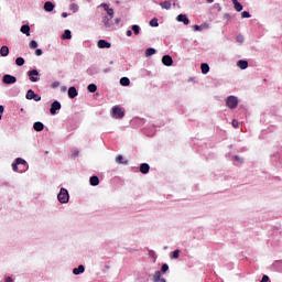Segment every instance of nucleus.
<instances>
[{
    "instance_id": "20e7f679",
    "label": "nucleus",
    "mask_w": 282,
    "mask_h": 282,
    "mask_svg": "<svg viewBox=\"0 0 282 282\" xmlns=\"http://www.w3.org/2000/svg\"><path fill=\"white\" fill-rule=\"evenodd\" d=\"M26 74L31 83H39L41 80V74L39 73L37 69L29 70Z\"/></svg>"
},
{
    "instance_id": "cd10ccee",
    "label": "nucleus",
    "mask_w": 282,
    "mask_h": 282,
    "mask_svg": "<svg viewBox=\"0 0 282 282\" xmlns=\"http://www.w3.org/2000/svg\"><path fill=\"white\" fill-rule=\"evenodd\" d=\"M87 89L90 94H96V91L98 90V86H96V84H89Z\"/></svg>"
},
{
    "instance_id": "393cba45",
    "label": "nucleus",
    "mask_w": 282,
    "mask_h": 282,
    "mask_svg": "<svg viewBox=\"0 0 282 282\" xmlns=\"http://www.w3.org/2000/svg\"><path fill=\"white\" fill-rule=\"evenodd\" d=\"M20 32H22V34H25L26 36H30V25L23 24L20 29Z\"/></svg>"
},
{
    "instance_id": "f704fd0d",
    "label": "nucleus",
    "mask_w": 282,
    "mask_h": 282,
    "mask_svg": "<svg viewBox=\"0 0 282 282\" xmlns=\"http://www.w3.org/2000/svg\"><path fill=\"white\" fill-rule=\"evenodd\" d=\"M234 8L236 10V12H241V10H243V6L240 4V2H234Z\"/></svg>"
},
{
    "instance_id": "4c0bfd02",
    "label": "nucleus",
    "mask_w": 282,
    "mask_h": 282,
    "mask_svg": "<svg viewBox=\"0 0 282 282\" xmlns=\"http://www.w3.org/2000/svg\"><path fill=\"white\" fill-rule=\"evenodd\" d=\"M151 28H158L160 23H158V18H154L150 21Z\"/></svg>"
},
{
    "instance_id": "473e14b6",
    "label": "nucleus",
    "mask_w": 282,
    "mask_h": 282,
    "mask_svg": "<svg viewBox=\"0 0 282 282\" xmlns=\"http://www.w3.org/2000/svg\"><path fill=\"white\" fill-rule=\"evenodd\" d=\"M35 94L34 90L29 89L25 96L26 100H33Z\"/></svg>"
},
{
    "instance_id": "7ed1b4c3",
    "label": "nucleus",
    "mask_w": 282,
    "mask_h": 282,
    "mask_svg": "<svg viewBox=\"0 0 282 282\" xmlns=\"http://www.w3.org/2000/svg\"><path fill=\"white\" fill-rule=\"evenodd\" d=\"M57 199L59 204H67L69 202V192L65 187H62L57 194Z\"/></svg>"
},
{
    "instance_id": "37998d69",
    "label": "nucleus",
    "mask_w": 282,
    "mask_h": 282,
    "mask_svg": "<svg viewBox=\"0 0 282 282\" xmlns=\"http://www.w3.org/2000/svg\"><path fill=\"white\" fill-rule=\"evenodd\" d=\"M52 89H56V87H61V82H54L52 85H51Z\"/></svg>"
},
{
    "instance_id": "a18cd8bd",
    "label": "nucleus",
    "mask_w": 282,
    "mask_h": 282,
    "mask_svg": "<svg viewBox=\"0 0 282 282\" xmlns=\"http://www.w3.org/2000/svg\"><path fill=\"white\" fill-rule=\"evenodd\" d=\"M3 111H6V107L0 105V120L3 118Z\"/></svg>"
},
{
    "instance_id": "6e6552de",
    "label": "nucleus",
    "mask_w": 282,
    "mask_h": 282,
    "mask_svg": "<svg viewBox=\"0 0 282 282\" xmlns=\"http://www.w3.org/2000/svg\"><path fill=\"white\" fill-rule=\"evenodd\" d=\"M176 21L178 23H184V25H188L191 23V20L188 19V15L181 13L176 17Z\"/></svg>"
},
{
    "instance_id": "bb28decb",
    "label": "nucleus",
    "mask_w": 282,
    "mask_h": 282,
    "mask_svg": "<svg viewBox=\"0 0 282 282\" xmlns=\"http://www.w3.org/2000/svg\"><path fill=\"white\" fill-rule=\"evenodd\" d=\"M200 69H202V74H208V72H210V66H208V64L203 63L200 65Z\"/></svg>"
},
{
    "instance_id": "39448f33",
    "label": "nucleus",
    "mask_w": 282,
    "mask_h": 282,
    "mask_svg": "<svg viewBox=\"0 0 282 282\" xmlns=\"http://www.w3.org/2000/svg\"><path fill=\"white\" fill-rule=\"evenodd\" d=\"M226 105L229 109H237L239 99L236 96H229L226 100Z\"/></svg>"
},
{
    "instance_id": "0eeeda50",
    "label": "nucleus",
    "mask_w": 282,
    "mask_h": 282,
    "mask_svg": "<svg viewBox=\"0 0 282 282\" xmlns=\"http://www.w3.org/2000/svg\"><path fill=\"white\" fill-rule=\"evenodd\" d=\"M57 111H61V102L58 100H55L51 105L50 113L51 116H56Z\"/></svg>"
},
{
    "instance_id": "4468645a",
    "label": "nucleus",
    "mask_w": 282,
    "mask_h": 282,
    "mask_svg": "<svg viewBox=\"0 0 282 282\" xmlns=\"http://www.w3.org/2000/svg\"><path fill=\"white\" fill-rule=\"evenodd\" d=\"M208 28L209 25L206 22L200 25H197V24L193 25L194 32H202L203 30H208Z\"/></svg>"
},
{
    "instance_id": "a211bd4d",
    "label": "nucleus",
    "mask_w": 282,
    "mask_h": 282,
    "mask_svg": "<svg viewBox=\"0 0 282 282\" xmlns=\"http://www.w3.org/2000/svg\"><path fill=\"white\" fill-rule=\"evenodd\" d=\"M89 184L90 186H98V184H100V178H98L96 175L90 176Z\"/></svg>"
},
{
    "instance_id": "ddd939ff",
    "label": "nucleus",
    "mask_w": 282,
    "mask_h": 282,
    "mask_svg": "<svg viewBox=\"0 0 282 282\" xmlns=\"http://www.w3.org/2000/svg\"><path fill=\"white\" fill-rule=\"evenodd\" d=\"M101 8H104V10L107 11L108 15H106V17L113 19V9L109 8V4L101 3Z\"/></svg>"
},
{
    "instance_id": "e2e57ef3",
    "label": "nucleus",
    "mask_w": 282,
    "mask_h": 282,
    "mask_svg": "<svg viewBox=\"0 0 282 282\" xmlns=\"http://www.w3.org/2000/svg\"><path fill=\"white\" fill-rule=\"evenodd\" d=\"M239 0H231L232 3H237Z\"/></svg>"
},
{
    "instance_id": "c85d7f7f",
    "label": "nucleus",
    "mask_w": 282,
    "mask_h": 282,
    "mask_svg": "<svg viewBox=\"0 0 282 282\" xmlns=\"http://www.w3.org/2000/svg\"><path fill=\"white\" fill-rule=\"evenodd\" d=\"M131 30H132V32H133V34H134L135 36H138V34H140V31H141L140 25H138V24H133V25L131 26Z\"/></svg>"
},
{
    "instance_id": "f8f14e48",
    "label": "nucleus",
    "mask_w": 282,
    "mask_h": 282,
    "mask_svg": "<svg viewBox=\"0 0 282 282\" xmlns=\"http://www.w3.org/2000/svg\"><path fill=\"white\" fill-rule=\"evenodd\" d=\"M54 8H56V4H54L52 1H46L44 3L45 12H54Z\"/></svg>"
},
{
    "instance_id": "680f3d73",
    "label": "nucleus",
    "mask_w": 282,
    "mask_h": 282,
    "mask_svg": "<svg viewBox=\"0 0 282 282\" xmlns=\"http://www.w3.org/2000/svg\"><path fill=\"white\" fill-rule=\"evenodd\" d=\"M215 0H207V3H214Z\"/></svg>"
},
{
    "instance_id": "c9c22d12",
    "label": "nucleus",
    "mask_w": 282,
    "mask_h": 282,
    "mask_svg": "<svg viewBox=\"0 0 282 282\" xmlns=\"http://www.w3.org/2000/svg\"><path fill=\"white\" fill-rule=\"evenodd\" d=\"M29 47H30L31 50H36V48L39 47V43H37L36 41L32 40V41L30 42V44H29Z\"/></svg>"
},
{
    "instance_id": "1a4fd4ad",
    "label": "nucleus",
    "mask_w": 282,
    "mask_h": 282,
    "mask_svg": "<svg viewBox=\"0 0 282 282\" xmlns=\"http://www.w3.org/2000/svg\"><path fill=\"white\" fill-rule=\"evenodd\" d=\"M97 47H99V50H109L111 47V43H109L107 40H99Z\"/></svg>"
},
{
    "instance_id": "4d7b16f0",
    "label": "nucleus",
    "mask_w": 282,
    "mask_h": 282,
    "mask_svg": "<svg viewBox=\"0 0 282 282\" xmlns=\"http://www.w3.org/2000/svg\"><path fill=\"white\" fill-rule=\"evenodd\" d=\"M115 23L118 25V23H120V18L115 19Z\"/></svg>"
},
{
    "instance_id": "58836bf2",
    "label": "nucleus",
    "mask_w": 282,
    "mask_h": 282,
    "mask_svg": "<svg viewBox=\"0 0 282 282\" xmlns=\"http://www.w3.org/2000/svg\"><path fill=\"white\" fill-rule=\"evenodd\" d=\"M171 259H180V249H176V250L172 253Z\"/></svg>"
},
{
    "instance_id": "5fc2aeb1",
    "label": "nucleus",
    "mask_w": 282,
    "mask_h": 282,
    "mask_svg": "<svg viewBox=\"0 0 282 282\" xmlns=\"http://www.w3.org/2000/svg\"><path fill=\"white\" fill-rule=\"evenodd\" d=\"M67 17H69V14H68L67 12H63V13H62V18H63V19H67Z\"/></svg>"
},
{
    "instance_id": "052dcab7",
    "label": "nucleus",
    "mask_w": 282,
    "mask_h": 282,
    "mask_svg": "<svg viewBox=\"0 0 282 282\" xmlns=\"http://www.w3.org/2000/svg\"><path fill=\"white\" fill-rule=\"evenodd\" d=\"M159 282H166V279L161 278V280H159Z\"/></svg>"
},
{
    "instance_id": "3c124183",
    "label": "nucleus",
    "mask_w": 282,
    "mask_h": 282,
    "mask_svg": "<svg viewBox=\"0 0 282 282\" xmlns=\"http://www.w3.org/2000/svg\"><path fill=\"white\" fill-rule=\"evenodd\" d=\"M232 127H235V129H237L239 127V121L232 120Z\"/></svg>"
},
{
    "instance_id": "6ab92c4d",
    "label": "nucleus",
    "mask_w": 282,
    "mask_h": 282,
    "mask_svg": "<svg viewBox=\"0 0 282 282\" xmlns=\"http://www.w3.org/2000/svg\"><path fill=\"white\" fill-rule=\"evenodd\" d=\"M237 66L240 68V69H248V61L246 59H239L237 62Z\"/></svg>"
},
{
    "instance_id": "e433bc0d",
    "label": "nucleus",
    "mask_w": 282,
    "mask_h": 282,
    "mask_svg": "<svg viewBox=\"0 0 282 282\" xmlns=\"http://www.w3.org/2000/svg\"><path fill=\"white\" fill-rule=\"evenodd\" d=\"M87 74L89 76H94V74H98V70L96 69V67H90L87 69Z\"/></svg>"
},
{
    "instance_id": "7c9ffc66",
    "label": "nucleus",
    "mask_w": 282,
    "mask_h": 282,
    "mask_svg": "<svg viewBox=\"0 0 282 282\" xmlns=\"http://www.w3.org/2000/svg\"><path fill=\"white\" fill-rule=\"evenodd\" d=\"M158 51H155V48L153 47H149L145 50V56L149 57V56H153V54H155Z\"/></svg>"
},
{
    "instance_id": "5701e85b",
    "label": "nucleus",
    "mask_w": 282,
    "mask_h": 282,
    "mask_svg": "<svg viewBox=\"0 0 282 282\" xmlns=\"http://www.w3.org/2000/svg\"><path fill=\"white\" fill-rule=\"evenodd\" d=\"M116 162L117 164H124V165L129 164V161L124 160V156H122L121 154L117 155Z\"/></svg>"
},
{
    "instance_id": "9d476101",
    "label": "nucleus",
    "mask_w": 282,
    "mask_h": 282,
    "mask_svg": "<svg viewBox=\"0 0 282 282\" xmlns=\"http://www.w3.org/2000/svg\"><path fill=\"white\" fill-rule=\"evenodd\" d=\"M111 19L112 18H109L107 15H105L102 18V23H104L106 30H113V24L111 23Z\"/></svg>"
},
{
    "instance_id": "aec40b11",
    "label": "nucleus",
    "mask_w": 282,
    "mask_h": 282,
    "mask_svg": "<svg viewBox=\"0 0 282 282\" xmlns=\"http://www.w3.org/2000/svg\"><path fill=\"white\" fill-rule=\"evenodd\" d=\"M159 6H161L163 10H171L172 4L170 0H165L163 2H160Z\"/></svg>"
},
{
    "instance_id": "423d86ee",
    "label": "nucleus",
    "mask_w": 282,
    "mask_h": 282,
    "mask_svg": "<svg viewBox=\"0 0 282 282\" xmlns=\"http://www.w3.org/2000/svg\"><path fill=\"white\" fill-rule=\"evenodd\" d=\"M2 83L4 85H14V83H17V77H14L10 74H7L2 77Z\"/></svg>"
},
{
    "instance_id": "dca6fc26",
    "label": "nucleus",
    "mask_w": 282,
    "mask_h": 282,
    "mask_svg": "<svg viewBox=\"0 0 282 282\" xmlns=\"http://www.w3.org/2000/svg\"><path fill=\"white\" fill-rule=\"evenodd\" d=\"M76 96H78V90L76 89V87L72 86L68 88V98H76Z\"/></svg>"
},
{
    "instance_id": "49530a36",
    "label": "nucleus",
    "mask_w": 282,
    "mask_h": 282,
    "mask_svg": "<svg viewBox=\"0 0 282 282\" xmlns=\"http://www.w3.org/2000/svg\"><path fill=\"white\" fill-rule=\"evenodd\" d=\"M234 160H235L236 162H240V164H243V159L239 158V155H235V156H234Z\"/></svg>"
},
{
    "instance_id": "f03ea898",
    "label": "nucleus",
    "mask_w": 282,
    "mask_h": 282,
    "mask_svg": "<svg viewBox=\"0 0 282 282\" xmlns=\"http://www.w3.org/2000/svg\"><path fill=\"white\" fill-rule=\"evenodd\" d=\"M111 117L116 120H121V118H124V108L120 106H113L111 108Z\"/></svg>"
},
{
    "instance_id": "ea45409f",
    "label": "nucleus",
    "mask_w": 282,
    "mask_h": 282,
    "mask_svg": "<svg viewBox=\"0 0 282 282\" xmlns=\"http://www.w3.org/2000/svg\"><path fill=\"white\" fill-rule=\"evenodd\" d=\"M236 41L241 45L243 41H246V39L243 37V35L239 34L236 36Z\"/></svg>"
},
{
    "instance_id": "09e8293b",
    "label": "nucleus",
    "mask_w": 282,
    "mask_h": 282,
    "mask_svg": "<svg viewBox=\"0 0 282 282\" xmlns=\"http://www.w3.org/2000/svg\"><path fill=\"white\" fill-rule=\"evenodd\" d=\"M270 278L268 275H263L260 282H269Z\"/></svg>"
},
{
    "instance_id": "6e6d98bb",
    "label": "nucleus",
    "mask_w": 282,
    "mask_h": 282,
    "mask_svg": "<svg viewBox=\"0 0 282 282\" xmlns=\"http://www.w3.org/2000/svg\"><path fill=\"white\" fill-rule=\"evenodd\" d=\"M108 72H111V68L104 69V74H108Z\"/></svg>"
},
{
    "instance_id": "9b49d317",
    "label": "nucleus",
    "mask_w": 282,
    "mask_h": 282,
    "mask_svg": "<svg viewBox=\"0 0 282 282\" xmlns=\"http://www.w3.org/2000/svg\"><path fill=\"white\" fill-rule=\"evenodd\" d=\"M162 63L163 65H165L166 67H171V65H173V57H171V55H164L162 57Z\"/></svg>"
},
{
    "instance_id": "2eb2a0df",
    "label": "nucleus",
    "mask_w": 282,
    "mask_h": 282,
    "mask_svg": "<svg viewBox=\"0 0 282 282\" xmlns=\"http://www.w3.org/2000/svg\"><path fill=\"white\" fill-rule=\"evenodd\" d=\"M149 171H151V166L149 165V163H142L140 165V173H142L143 175H147Z\"/></svg>"
},
{
    "instance_id": "de8ad7c7",
    "label": "nucleus",
    "mask_w": 282,
    "mask_h": 282,
    "mask_svg": "<svg viewBox=\"0 0 282 282\" xmlns=\"http://www.w3.org/2000/svg\"><path fill=\"white\" fill-rule=\"evenodd\" d=\"M35 56H43V50L37 48V50L35 51Z\"/></svg>"
},
{
    "instance_id": "864d4df0",
    "label": "nucleus",
    "mask_w": 282,
    "mask_h": 282,
    "mask_svg": "<svg viewBox=\"0 0 282 282\" xmlns=\"http://www.w3.org/2000/svg\"><path fill=\"white\" fill-rule=\"evenodd\" d=\"M4 282H14V280L11 276L6 278Z\"/></svg>"
},
{
    "instance_id": "f3484780",
    "label": "nucleus",
    "mask_w": 282,
    "mask_h": 282,
    "mask_svg": "<svg viewBox=\"0 0 282 282\" xmlns=\"http://www.w3.org/2000/svg\"><path fill=\"white\" fill-rule=\"evenodd\" d=\"M33 129H34V131L41 132V131H43V129H45V124H43V122L36 121L33 124Z\"/></svg>"
},
{
    "instance_id": "c03bdc74",
    "label": "nucleus",
    "mask_w": 282,
    "mask_h": 282,
    "mask_svg": "<svg viewBox=\"0 0 282 282\" xmlns=\"http://www.w3.org/2000/svg\"><path fill=\"white\" fill-rule=\"evenodd\" d=\"M33 100H35V102H40V100H41V95H39V94L35 93V95H33Z\"/></svg>"
},
{
    "instance_id": "4be33fe9",
    "label": "nucleus",
    "mask_w": 282,
    "mask_h": 282,
    "mask_svg": "<svg viewBox=\"0 0 282 282\" xmlns=\"http://www.w3.org/2000/svg\"><path fill=\"white\" fill-rule=\"evenodd\" d=\"M120 85L122 87H129V85H131V79H129V77H122L120 79Z\"/></svg>"
},
{
    "instance_id": "79ce46f5",
    "label": "nucleus",
    "mask_w": 282,
    "mask_h": 282,
    "mask_svg": "<svg viewBox=\"0 0 282 282\" xmlns=\"http://www.w3.org/2000/svg\"><path fill=\"white\" fill-rule=\"evenodd\" d=\"M250 12H248V11H243L242 13H241V18L242 19H250Z\"/></svg>"
},
{
    "instance_id": "a878e982",
    "label": "nucleus",
    "mask_w": 282,
    "mask_h": 282,
    "mask_svg": "<svg viewBox=\"0 0 282 282\" xmlns=\"http://www.w3.org/2000/svg\"><path fill=\"white\" fill-rule=\"evenodd\" d=\"M63 41H69L72 39V31L65 30L64 33L62 34Z\"/></svg>"
},
{
    "instance_id": "603ef678",
    "label": "nucleus",
    "mask_w": 282,
    "mask_h": 282,
    "mask_svg": "<svg viewBox=\"0 0 282 282\" xmlns=\"http://www.w3.org/2000/svg\"><path fill=\"white\" fill-rule=\"evenodd\" d=\"M126 36H133V31L128 30V31L126 32Z\"/></svg>"
},
{
    "instance_id": "a19ab883",
    "label": "nucleus",
    "mask_w": 282,
    "mask_h": 282,
    "mask_svg": "<svg viewBox=\"0 0 282 282\" xmlns=\"http://www.w3.org/2000/svg\"><path fill=\"white\" fill-rule=\"evenodd\" d=\"M161 272H163V273L169 272V264H166V263L162 264Z\"/></svg>"
},
{
    "instance_id": "b1692460",
    "label": "nucleus",
    "mask_w": 282,
    "mask_h": 282,
    "mask_svg": "<svg viewBox=\"0 0 282 282\" xmlns=\"http://www.w3.org/2000/svg\"><path fill=\"white\" fill-rule=\"evenodd\" d=\"M83 272H85V265L80 264L78 268H75L73 270V274L78 275V274H83Z\"/></svg>"
},
{
    "instance_id": "0e129e2a",
    "label": "nucleus",
    "mask_w": 282,
    "mask_h": 282,
    "mask_svg": "<svg viewBox=\"0 0 282 282\" xmlns=\"http://www.w3.org/2000/svg\"><path fill=\"white\" fill-rule=\"evenodd\" d=\"M110 65H113V61L110 62Z\"/></svg>"
},
{
    "instance_id": "bf43d9fd",
    "label": "nucleus",
    "mask_w": 282,
    "mask_h": 282,
    "mask_svg": "<svg viewBox=\"0 0 282 282\" xmlns=\"http://www.w3.org/2000/svg\"><path fill=\"white\" fill-rule=\"evenodd\" d=\"M224 18L225 19H230V15L228 13H225Z\"/></svg>"
},
{
    "instance_id": "8fccbe9b",
    "label": "nucleus",
    "mask_w": 282,
    "mask_h": 282,
    "mask_svg": "<svg viewBox=\"0 0 282 282\" xmlns=\"http://www.w3.org/2000/svg\"><path fill=\"white\" fill-rule=\"evenodd\" d=\"M78 150H73V152H72V156L73 158H78Z\"/></svg>"
},
{
    "instance_id": "13d9d810",
    "label": "nucleus",
    "mask_w": 282,
    "mask_h": 282,
    "mask_svg": "<svg viewBox=\"0 0 282 282\" xmlns=\"http://www.w3.org/2000/svg\"><path fill=\"white\" fill-rule=\"evenodd\" d=\"M150 254H151L152 257H154V256H155V251L150 250Z\"/></svg>"
},
{
    "instance_id": "2f4dec72",
    "label": "nucleus",
    "mask_w": 282,
    "mask_h": 282,
    "mask_svg": "<svg viewBox=\"0 0 282 282\" xmlns=\"http://www.w3.org/2000/svg\"><path fill=\"white\" fill-rule=\"evenodd\" d=\"M15 65H18V67H23V65H25V59L23 57H18L15 59Z\"/></svg>"
},
{
    "instance_id": "f257e3e1",
    "label": "nucleus",
    "mask_w": 282,
    "mask_h": 282,
    "mask_svg": "<svg viewBox=\"0 0 282 282\" xmlns=\"http://www.w3.org/2000/svg\"><path fill=\"white\" fill-rule=\"evenodd\" d=\"M29 165L28 162L21 158L15 159V162L12 163V170L18 173H25L28 171Z\"/></svg>"
},
{
    "instance_id": "c756f323",
    "label": "nucleus",
    "mask_w": 282,
    "mask_h": 282,
    "mask_svg": "<svg viewBox=\"0 0 282 282\" xmlns=\"http://www.w3.org/2000/svg\"><path fill=\"white\" fill-rule=\"evenodd\" d=\"M69 10H70V12L76 13V12H78V10H80V7H78V4H76V3H70Z\"/></svg>"
},
{
    "instance_id": "412c9836",
    "label": "nucleus",
    "mask_w": 282,
    "mask_h": 282,
    "mask_svg": "<svg viewBox=\"0 0 282 282\" xmlns=\"http://www.w3.org/2000/svg\"><path fill=\"white\" fill-rule=\"evenodd\" d=\"M8 54H10V48L7 45L1 46L0 56L6 57V56H8Z\"/></svg>"
},
{
    "instance_id": "72a5a7b5",
    "label": "nucleus",
    "mask_w": 282,
    "mask_h": 282,
    "mask_svg": "<svg viewBox=\"0 0 282 282\" xmlns=\"http://www.w3.org/2000/svg\"><path fill=\"white\" fill-rule=\"evenodd\" d=\"M161 279H162V272L155 271V273L153 275V281L154 282H160Z\"/></svg>"
}]
</instances>
